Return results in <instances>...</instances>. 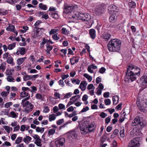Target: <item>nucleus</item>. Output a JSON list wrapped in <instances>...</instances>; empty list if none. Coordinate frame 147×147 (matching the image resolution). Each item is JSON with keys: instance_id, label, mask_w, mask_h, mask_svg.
<instances>
[{"instance_id": "1", "label": "nucleus", "mask_w": 147, "mask_h": 147, "mask_svg": "<svg viewBox=\"0 0 147 147\" xmlns=\"http://www.w3.org/2000/svg\"><path fill=\"white\" fill-rule=\"evenodd\" d=\"M78 8L77 6H74L71 4L66 5L65 4V13L66 17L71 19V22H75L74 20H80L82 21L88 22L91 20V16L88 13H82L75 10Z\"/></svg>"}, {"instance_id": "2", "label": "nucleus", "mask_w": 147, "mask_h": 147, "mask_svg": "<svg viewBox=\"0 0 147 147\" xmlns=\"http://www.w3.org/2000/svg\"><path fill=\"white\" fill-rule=\"evenodd\" d=\"M121 40L118 39H111L107 45L108 49L110 52H119L121 50Z\"/></svg>"}, {"instance_id": "3", "label": "nucleus", "mask_w": 147, "mask_h": 147, "mask_svg": "<svg viewBox=\"0 0 147 147\" xmlns=\"http://www.w3.org/2000/svg\"><path fill=\"white\" fill-rule=\"evenodd\" d=\"M79 128L82 134H85L94 131V125L92 123H90L88 121H85L79 126Z\"/></svg>"}, {"instance_id": "4", "label": "nucleus", "mask_w": 147, "mask_h": 147, "mask_svg": "<svg viewBox=\"0 0 147 147\" xmlns=\"http://www.w3.org/2000/svg\"><path fill=\"white\" fill-rule=\"evenodd\" d=\"M136 75L132 72V71H130L128 69H127V71L126 73L125 80L129 82H132L136 79Z\"/></svg>"}, {"instance_id": "5", "label": "nucleus", "mask_w": 147, "mask_h": 147, "mask_svg": "<svg viewBox=\"0 0 147 147\" xmlns=\"http://www.w3.org/2000/svg\"><path fill=\"white\" fill-rule=\"evenodd\" d=\"M127 69H128L130 71H132L136 76H139L140 75V68L132 63L129 64L127 67Z\"/></svg>"}, {"instance_id": "6", "label": "nucleus", "mask_w": 147, "mask_h": 147, "mask_svg": "<svg viewBox=\"0 0 147 147\" xmlns=\"http://www.w3.org/2000/svg\"><path fill=\"white\" fill-rule=\"evenodd\" d=\"M140 138V137L133 138L129 142L127 147H140L139 142Z\"/></svg>"}, {"instance_id": "7", "label": "nucleus", "mask_w": 147, "mask_h": 147, "mask_svg": "<svg viewBox=\"0 0 147 147\" xmlns=\"http://www.w3.org/2000/svg\"><path fill=\"white\" fill-rule=\"evenodd\" d=\"M121 23L119 22H116L115 24H110V26L111 28H114L115 30L117 32H120L123 29V27Z\"/></svg>"}, {"instance_id": "8", "label": "nucleus", "mask_w": 147, "mask_h": 147, "mask_svg": "<svg viewBox=\"0 0 147 147\" xmlns=\"http://www.w3.org/2000/svg\"><path fill=\"white\" fill-rule=\"evenodd\" d=\"M23 107H25L24 109L25 111L27 113L32 110L34 107V105L29 101H27L23 105Z\"/></svg>"}, {"instance_id": "9", "label": "nucleus", "mask_w": 147, "mask_h": 147, "mask_svg": "<svg viewBox=\"0 0 147 147\" xmlns=\"http://www.w3.org/2000/svg\"><path fill=\"white\" fill-rule=\"evenodd\" d=\"M136 104L138 109L142 112H144L145 108H147V101L145 102L142 105L140 101L137 100Z\"/></svg>"}, {"instance_id": "10", "label": "nucleus", "mask_w": 147, "mask_h": 147, "mask_svg": "<svg viewBox=\"0 0 147 147\" xmlns=\"http://www.w3.org/2000/svg\"><path fill=\"white\" fill-rule=\"evenodd\" d=\"M140 82L142 85H145L147 84V71L144 73L140 79Z\"/></svg>"}, {"instance_id": "11", "label": "nucleus", "mask_w": 147, "mask_h": 147, "mask_svg": "<svg viewBox=\"0 0 147 147\" xmlns=\"http://www.w3.org/2000/svg\"><path fill=\"white\" fill-rule=\"evenodd\" d=\"M57 147H64V138H61L55 142Z\"/></svg>"}, {"instance_id": "12", "label": "nucleus", "mask_w": 147, "mask_h": 147, "mask_svg": "<svg viewBox=\"0 0 147 147\" xmlns=\"http://www.w3.org/2000/svg\"><path fill=\"white\" fill-rule=\"evenodd\" d=\"M110 17L109 18V20L111 24H114L117 21V18L118 15V13H111Z\"/></svg>"}, {"instance_id": "13", "label": "nucleus", "mask_w": 147, "mask_h": 147, "mask_svg": "<svg viewBox=\"0 0 147 147\" xmlns=\"http://www.w3.org/2000/svg\"><path fill=\"white\" fill-rule=\"evenodd\" d=\"M110 13H118L119 11V8L114 5H111L110 6Z\"/></svg>"}, {"instance_id": "14", "label": "nucleus", "mask_w": 147, "mask_h": 147, "mask_svg": "<svg viewBox=\"0 0 147 147\" xmlns=\"http://www.w3.org/2000/svg\"><path fill=\"white\" fill-rule=\"evenodd\" d=\"M25 48L24 47H19L17 49L16 53L17 55H19L20 54L21 55H24L25 53Z\"/></svg>"}, {"instance_id": "15", "label": "nucleus", "mask_w": 147, "mask_h": 147, "mask_svg": "<svg viewBox=\"0 0 147 147\" xmlns=\"http://www.w3.org/2000/svg\"><path fill=\"white\" fill-rule=\"evenodd\" d=\"M66 134L67 135L69 138H70L69 136L73 138H76L77 137V135L75 130L71 131L68 133H67Z\"/></svg>"}, {"instance_id": "16", "label": "nucleus", "mask_w": 147, "mask_h": 147, "mask_svg": "<svg viewBox=\"0 0 147 147\" xmlns=\"http://www.w3.org/2000/svg\"><path fill=\"white\" fill-rule=\"evenodd\" d=\"M41 35V33L38 30H36L33 31L31 33L32 36L34 38L39 37Z\"/></svg>"}, {"instance_id": "17", "label": "nucleus", "mask_w": 147, "mask_h": 147, "mask_svg": "<svg viewBox=\"0 0 147 147\" xmlns=\"http://www.w3.org/2000/svg\"><path fill=\"white\" fill-rule=\"evenodd\" d=\"M141 121V118L139 116H137L132 122L133 125L134 126L138 125Z\"/></svg>"}, {"instance_id": "18", "label": "nucleus", "mask_w": 147, "mask_h": 147, "mask_svg": "<svg viewBox=\"0 0 147 147\" xmlns=\"http://www.w3.org/2000/svg\"><path fill=\"white\" fill-rule=\"evenodd\" d=\"M52 46L50 45L49 44H47L46 45V48L45 51L46 52L47 54L48 55L50 54V51L53 49Z\"/></svg>"}, {"instance_id": "19", "label": "nucleus", "mask_w": 147, "mask_h": 147, "mask_svg": "<svg viewBox=\"0 0 147 147\" xmlns=\"http://www.w3.org/2000/svg\"><path fill=\"white\" fill-rule=\"evenodd\" d=\"M89 34L90 37L92 39H94L96 36L95 31L94 29H91L89 30Z\"/></svg>"}, {"instance_id": "20", "label": "nucleus", "mask_w": 147, "mask_h": 147, "mask_svg": "<svg viewBox=\"0 0 147 147\" xmlns=\"http://www.w3.org/2000/svg\"><path fill=\"white\" fill-rule=\"evenodd\" d=\"M87 84V83L86 81L82 82L80 84L79 88L81 89L82 91H84L86 89Z\"/></svg>"}, {"instance_id": "21", "label": "nucleus", "mask_w": 147, "mask_h": 147, "mask_svg": "<svg viewBox=\"0 0 147 147\" xmlns=\"http://www.w3.org/2000/svg\"><path fill=\"white\" fill-rule=\"evenodd\" d=\"M56 129L54 128L49 129L47 132V137L52 136L55 133Z\"/></svg>"}, {"instance_id": "22", "label": "nucleus", "mask_w": 147, "mask_h": 147, "mask_svg": "<svg viewBox=\"0 0 147 147\" xmlns=\"http://www.w3.org/2000/svg\"><path fill=\"white\" fill-rule=\"evenodd\" d=\"M111 35L108 32H105L102 35V37L106 41H108L110 38Z\"/></svg>"}, {"instance_id": "23", "label": "nucleus", "mask_w": 147, "mask_h": 147, "mask_svg": "<svg viewBox=\"0 0 147 147\" xmlns=\"http://www.w3.org/2000/svg\"><path fill=\"white\" fill-rule=\"evenodd\" d=\"M6 62L8 63L11 65H15L13 58L11 56L7 58Z\"/></svg>"}, {"instance_id": "24", "label": "nucleus", "mask_w": 147, "mask_h": 147, "mask_svg": "<svg viewBox=\"0 0 147 147\" xmlns=\"http://www.w3.org/2000/svg\"><path fill=\"white\" fill-rule=\"evenodd\" d=\"M31 140L32 138L30 137L29 136H26V137L23 139V141L26 144H28Z\"/></svg>"}, {"instance_id": "25", "label": "nucleus", "mask_w": 147, "mask_h": 147, "mask_svg": "<svg viewBox=\"0 0 147 147\" xmlns=\"http://www.w3.org/2000/svg\"><path fill=\"white\" fill-rule=\"evenodd\" d=\"M26 59V57H24L22 58H20L17 59V64L18 65H21Z\"/></svg>"}, {"instance_id": "26", "label": "nucleus", "mask_w": 147, "mask_h": 147, "mask_svg": "<svg viewBox=\"0 0 147 147\" xmlns=\"http://www.w3.org/2000/svg\"><path fill=\"white\" fill-rule=\"evenodd\" d=\"M119 99V96L117 95L114 96L113 97V104L114 105H115L118 103Z\"/></svg>"}, {"instance_id": "27", "label": "nucleus", "mask_w": 147, "mask_h": 147, "mask_svg": "<svg viewBox=\"0 0 147 147\" xmlns=\"http://www.w3.org/2000/svg\"><path fill=\"white\" fill-rule=\"evenodd\" d=\"M79 59H76L75 57H73L70 59V62L72 65H74L75 63H78L79 61Z\"/></svg>"}, {"instance_id": "28", "label": "nucleus", "mask_w": 147, "mask_h": 147, "mask_svg": "<svg viewBox=\"0 0 147 147\" xmlns=\"http://www.w3.org/2000/svg\"><path fill=\"white\" fill-rule=\"evenodd\" d=\"M22 74L23 76V80L24 81H26L30 80V76L28 75L26 72H23Z\"/></svg>"}, {"instance_id": "29", "label": "nucleus", "mask_w": 147, "mask_h": 147, "mask_svg": "<svg viewBox=\"0 0 147 147\" xmlns=\"http://www.w3.org/2000/svg\"><path fill=\"white\" fill-rule=\"evenodd\" d=\"M6 63L3 62L1 63L0 65V71L1 70L3 72L5 70L6 68Z\"/></svg>"}, {"instance_id": "30", "label": "nucleus", "mask_w": 147, "mask_h": 147, "mask_svg": "<svg viewBox=\"0 0 147 147\" xmlns=\"http://www.w3.org/2000/svg\"><path fill=\"white\" fill-rule=\"evenodd\" d=\"M20 97L22 98H26L28 97L29 96H30L29 94L28 93L26 92H25L24 91H23L20 94Z\"/></svg>"}, {"instance_id": "31", "label": "nucleus", "mask_w": 147, "mask_h": 147, "mask_svg": "<svg viewBox=\"0 0 147 147\" xmlns=\"http://www.w3.org/2000/svg\"><path fill=\"white\" fill-rule=\"evenodd\" d=\"M146 125V124L143 121H141L139 123L138 125V128L139 129H142L144 127H145Z\"/></svg>"}, {"instance_id": "32", "label": "nucleus", "mask_w": 147, "mask_h": 147, "mask_svg": "<svg viewBox=\"0 0 147 147\" xmlns=\"http://www.w3.org/2000/svg\"><path fill=\"white\" fill-rule=\"evenodd\" d=\"M59 31V30L58 29H57V28L56 27L55 28L51 29L49 32V35H50L56 34Z\"/></svg>"}, {"instance_id": "33", "label": "nucleus", "mask_w": 147, "mask_h": 147, "mask_svg": "<svg viewBox=\"0 0 147 147\" xmlns=\"http://www.w3.org/2000/svg\"><path fill=\"white\" fill-rule=\"evenodd\" d=\"M39 8L41 9L46 10L47 9V7L46 5L43 4L42 3H40L38 5Z\"/></svg>"}, {"instance_id": "34", "label": "nucleus", "mask_w": 147, "mask_h": 147, "mask_svg": "<svg viewBox=\"0 0 147 147\" xmlns=\"http://www.w3.org/2000/svg\"><path fill=\"white\" fill-rule=\"evenodd\" d=\"M16 43L13 42L12 43L9 44L7 46L8 49L9 50H11L13 49L16 47Z\"/></svg>"}, {"instance_id": "35", "label": "nucleus", "mask_w": 147, "mask_h": 147, "mask_svg": "<svg viewBox=\"0 0 147 147\" xmlns=\"http://www.w3.org/2000/svg\"><path fill=\"white\" fill-rule=\"evenodd\" d=\"M15 27L14 25L11 24H9V26L6 28V30L8 31H11V32L13 31V30L15 29Z\"/></svg>"}, {"instance_id": "36", "label": "nucleus", "mask_w": 147, "mask_h": 147, "mask_svg": "<svg viewBox=\"0 0 147 147\" xmlns=\"http://www.w3.org/2000/svg\"><path fill=\"white\" fill-rule=\"evenodd\" d=\"M42 22L40 20H37L35 22L34 25V28L36 30H39V28L38 27L39 26L40 24Z\"/></svg>"}, {"instance_id": "37", "label": "nucleus", "mask_w": 147, "mask_h": 147, "mask_svg": "<svg viewBox=\"0 0 147 147\" xmlns=\"http://www.w3.org/2000/svg\"><path fill=\"white\" fill-rule=\"evenodd\" d=\"M35 97L37 99L40 100L42 101L43 100V97L41 94L38 93L36 94L35 95Z\"/></svg>"}, {"instance_id": "38", "label": "nucleus", "mask_w": 147, "mask_h": 147, "mask_svg": "<svg viewBox=\"0 0 147 147\" xmlns=\"http://www.w3.org/2000/svg\"><path fill=\"white\" fill-rule=\"evenodd\" d=\"M56 117V115L54 114L50 115L49 116V121H51L55 120V119Z\"/></svg>"}, {"instance_id": "39", "label": "nucleus", "mask_w": 147, "mask_h": 147, "mask_svg": "<svg viewBox=\"0 0 147 147\" xmlns=\"http://www.w3.org/2000/svg\"><path fill=\"white\" fill-rule=\"evenodd\" d=\"M61 78L62 80H60L59 81V83L60 85L62 87H63L64 85L63 80H64V75L63 74L61 76Z\"/></svg>"}, {"instance_id": "40", "label": "nucleus", "mask_w": 147, "mask_h": 147, "mask_svg": "<svg viewBox=\"0 0 147 147\" xmlns=\"http://www.w3.org/2000/svg\"><path fill=\"white\" fill-rule=\"evenodd\" d=\"M84 77L87 79L89 82H90L92 80V77L88 75L87 74H84Z\"/></svg>"}, {"instance_id": "41", "label": "nucleus", "mask_w": 147, "mask_h": 147, "mask_svg": "<svg viewBox=\"0 0 147 147\" xmlns=\"http://www.w3.org/2000/svg\"><path fill=\"white\" fill-rule=\"evenodd\" d=\"M23 30H20V31L21 33H24L26 32L27 30H28L29 28L28 26H23L22 27Z\"/></svg>"}, {"instance_id": "42", "label": "nucleus", "mask_w": 147, "mask_h": 147, "mask_svg": "<svg viewBox=\"0 0 147 147\" xmlns=\"http://www.w3.org/2000/svg\"><path fill=\"white\" fill-rule=\"evenodd\" d=\"M36 131L37 132L42 133L44 131V128L37 127H36Z\"/></svg>"}, {"instance_id": "43", "label": "nucleus", "mask_w": 147, "mask_h": 147, "mask_svg": "<svg viewBox=\"0 0 147 147\" xmlns=\"http://www.w3.org/2000/svg\"><path fill=\"white\" fill-rule=\"evenodd\" d=\"M129 7L134 8L136 6V3L133 1H131L129 3Z\"/></svg>"}, {"instance_id": "44", "label": "nucleus", "mask_w": 147, "mask_h": 147, "mask_svg": "<svg viewBox=\"0 0 147 147\" xmlns=\"http://www.w3.org/2000/svg\"><path fill=\"white\" fill-rule=\"evenodd\" d=\"M34 143L37 146L40 147L42 146L41 140L40 139L35 140Z\"/></svg>"}, {"instance_id": "45", "label": "nucleus", "mask_w": 147, "mask_h": 147, "mask_svg": "<svg viewBox=\"0 0 147 147\" xmlns=\"http://www.w3.org/2000/svg\"><path fill=\"white\" fill-rule=\"evenodd\" d=\"M107 137L106 136L103 135L101 138L100 140V144H102L105 141Z\"/></svg>"}, {"instance_id": "46", "label": "nucleus", "mask_w": 147, "mask_h": 147, "mask_svg": "<svg viewBox=\"0 0 147 147\" xmlns=\"http://www.w3.org/2000/svg\"><path fill=\"white\" fill-rule=\"evenodd\" d=\"M9 93L6 92H3L1 93V96L4 97V100H5V99H6V97Z\"/></svg>"}, {"instance_id": "47", "label": "nucleus", "mask_w": 147, "mask_h": 147, "mask_svg": "<svg viewBox=\"0 0 147 147\" xmlns=\"http://www.w3.org/2000/svg\"><path fill=\"white\" fill-rule=\"evenodd\" d=\"M71 80L73 83H76L77 84H79L80 82V80L76 79H71Z\"/></svg>"}, {"instance_id": "48", "label": "nucleus", "mask_w": 147, "mask_h": 147, "mask_svg": "<svg viewBox=\"0 0 147 147\" xmlns=\"http://www.w3.org/2000/svg\"><path fill=\"white\" fill-rule=\"evenodd\" d=\"M11 145V143L9 142L6 141L1 146V147H5L6 146H9Z\"/></svg>"}, {"instance_id": "49", "label": "nucleus", "mask_w": 147, "mask_h": 147, "mask_svg": "<svg viewBox=\"0 0 147 147\" xmlns=\"http://www.w3.org/2000/svg\"><path fill=\"white\" fill-rule=\"evenodd\" d=\"M10 117L14 118H16L18 117V116L13 111H11L10 112Z\"/></svg>"}, {"instance_id": "50", "label": "nucleus", "mask_w": 147, "mask_h": 147, "mask_svg": "<svg viewBox=\"0 0 147 147\" xmlns=\"http://www.w3.org/2000/svg\"><path fill=\"white\" fill-rule=\"evenodd\" d=\"M22 138L20 137H19L17 138L16 140L15 143L16 144H19L22 141Z\"/></svg>"}, {"instance_id": "51", "label": "nucleus", "mask_w": 147, "mask_h": 147, "mask_svg": "<svg viewBox=\"0 0 147 147\" xmlns=\"http://www.w3.org/2000/svg\"><path fill=\"white\" fill-rule=\"evenodd\" d=\"M10 56H11V55L9 53H5L3 54V59H7V58Z\"/></svg>"}, {"instance_id": "52", "label": "nucleus", "mask_w": 147, "mask_h": 147, "mask_svg": "<svg viewBox=\"0 0 147 147\" xmlns=\"http://www.w3.org/2000/svg\"><path fill=\"white\" fill-rule=\"evenodd\" d=\"M1 15H5L8 13L7 11L5 10L0 9Z\"/></svg>"}, {"instance_id": "53", "label": "nucleus", "mask_w": 147, "mask_h": 147, "mask_svg": "<svg viewBox=\"0 0 147 147\" xmlns=\"http://www.w3.org/2000/svg\"><path fill=\"white\" fill-rule=\"evenodd\" d=\"M7 81L9 82H14V81H13L14 79L12 77V76H8L7 78Z\"/></svg>"}, {"instance_id": "54", "label": "nucleus", "mask_w": 147, "mask_h": 147, "mask_svg": "<svg viewBox=\"0 0 147 147\" xmlns=\"http://www.w3.org/2000/svg\"><path fill=\"white\" fill-rule=\"evenodd\" d=\"M30 97V96H29L28 97H26L25 98L23 99L22 100V104L23 106L24 104L26 102V101H27V100H29Z\"/></svg>"}, {"instance_id": "55", "label": "nucleus", "mask_w": 147, "mask_h": 147, "mask_svg": "<svg viewBox=\"0 0 147 147\" xmlns=\"http://www.w3.org/2000/svg\"><path fill=\"white\" fill-rule=\"evenodd\" d=\"M30 97V96H29L28 97H26L25 98L23 99L22 100V104L23 106L24 104L26 102V101H27V100H29Z\"/></svg>"}, {"instance_id": "56", "label": "nucleus", "mask_w": 147, "mask_h": 147, "mask_svg": "<svg viewBox=\"0 0 147 147\" xmlns=\"http://www.w3.org/2000/svg\"><path fill=\"white\" fill-rule=\"evenodd\" d=\"M50 111L49 107L47 106H45L44 108V109L43 112L45 113H48Z\"/></svg>"}, {"instance_id": "57", "label": "nucleus", "mask_w": 147, "mask_h": 147, "mask_svg": "<svg viewBox=\"0 0 147 147\" xmlns=\"http://www.w3.org/2000/svg\"><path fill=\"white\" fill-rule=\"evenodd\" d=\"M55 98V99H58L60 98V94L57 92H55L54 94Z\"/></svg>"}, {"instance_id": "58", "label": "nucleus", "mask_w": 147, "mask_h": 147, "mask_svg": "<svg viewBox=\"0 0 147 147\" xmlns=\"http://www.w3.org/2000/svg\"><path fill=\"white\" fill-rule=\"evenodd\" d=\"M4 128L7 133L9 134L10 131V127L8 126H4Z\"/></svg>"}, {"instance_id": "59", "label": "nucleus", "mask_w": 147, "mask_h": 147, "mask_svg": "<svg viewBox=\"0 0 147 147\" xmlns=\"http://www.w3.org/2000/svg\"><path fill=\"white\" fill-rule=\"evenodd\" d=\"M119 134L121 137L123 138L124 137L125 134L124 129H123L122 130H120Z\"/></svg>"}, {"instance_id": "60", "label": "nucleus", "mask_w": 147, "mask_h": 147, "mask_svg": "<svg viewBox=\"0 0 147 147\" xmlns=\"http://www.w3.org/2000/svg\"><path fill=\"white\" fill-rule=\"evenodd\" d=\"M38 76L39 75L38 74L30 76V80L32 79L33 80H34L36 78H38Z\"/></svg>"}, {"instance_id": "61", "label": "nucleus", "mask_w": 147, "mask_h": 147, "mask_svg": "<svg viewBox=\"0 0 147 147\" xmlns=\"http://www.w3.org/2000/svg\"><path fill=\"white\" fill-rule=\"evenodd\" d=\"M64 121V119H59L57 122L56 123L58 125H61Z\"/></svg>"}, {"instance_id": "62", "label": "nucleus", "mask_w": 147, "mask_h": 147, "mask_svg": "<svg viewBox=\"0 0 147 147\" xmlns=\"http://www.w3.org/2000/svg\"><path fill=\"white\" fill-rule=\"evenodd\" d=\"M105 104L106 105H109L111 104V101L110 99H107L105 100Z\"/></svg>"}, {"instance_id": "63", "label": "nucleus", "mask_w": 147, "mask_h": 147, "mask_svg": "<svg viewBox=\"0 0 147 147\" xmlns=\"http://www.w3.org/2000/svg\"><path fill=\"white\" fill-rule=\"evenodd\" d=\"M106 69L103 67H101L99 70V72L101 74H103L105 72Z\"/></svg>"}, {"instance_id": "64", "label": "nucleus", "mask_w": 147, "mask_h": 147, "mask_svg": "<svg viewBox=\"0 0 147 147\" xmlns=\"http://www.w3.org/2000/svg\"><path fill=\"white\" fill-rule=\"evenodd\" d=\"M52 38L55 40H57L59 38L57 33L53 35L52 36Z\"/></svg>"}]
</instances>
